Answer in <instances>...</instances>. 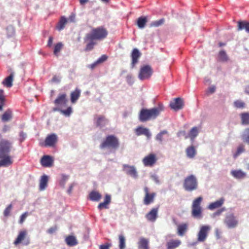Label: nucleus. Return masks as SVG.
Masks as SVG:
<instances>
[{
	"label": "nucleus",
	"instance_id": "obj_1",
	"mask_svg": "<svg viewBox=\"0 0 249 249\" xmlns=\"http://www.w3.org/2000/svg\"><path fill=\"white\" fill-rule=\"evenodd\" d=\"M164 109L162 104L159 103L157 107L150 109L142 108L139 113V119L142 122L155 119Z\"/></svg>",
	"mask_w": 249,
	"mask_h": 249
},
{
	"label": "nucleus",
	"instance_id": "obj_2",
	"mask_svg": "<svg viewBox=\"0 0 249 249\" xmlns=\"http://www.w3.org/2000/svg\"><path fill=\"white\" fill-rule=\"evenodd\" d=\"M67 94L65 93H60L54 101L53 103L57 107L53 109V111H58L65 116H70L72 112V107H69L66 109H62L60 107L66 106L68 100L67 98Z\"/></svg>",
	"mask_w": 249,
	"mask_h": 249
},
{
	"label": "nucleus",
	"instance_id": "obj_3",
	"mask_svg": "<svg viewBox=\"0 0 249 249\" xmlns=\"http://www.w3.org/2000/svg\"><path fill=\"white\" fill-rule=\"evenodd\" d=\"M107 35V30L103 27L93 28L90 33L86 35L85 41L101 40L106 38Z\"/></svg>",
	"mask_w": 249,
	"mask_h": 249
},
{
	"label": "nucleus",
	"instance_id": "obj_4",
	"mask_svg": "<svg viewBox=\"0 0 249 249\" xmlns=\"http://www.w3.org/2000/svg\"><path fill=\"white\" fill-rule=\"evenodd\" d=\"M119 139L113 135H109L101 142L100 148L101 149L108 148L116 150L119 148Z\"/></svg>",
	"mask_w": 249,
	"mask_h": 249
},
{
	"label": "nucleus",
	"instance_id": "obj_5",
	"mask_svg": "<svg viewBox=\"0 0 249 249\" xmlns=\"http://www.w3.org/2000/svg\"><path fill=\"white\" fill-rule=\"evenodd\" d=\"M202 197L199 196L195 199L193 201L192 205V216L196 218L200 219L202 217V208L201 203L202 201Z\"/></svg>",
	"mask_w": 249,
	"mask_h": 249
},
{
	"label": "nucleus",
	"instance_id": "obj_6",
	"mask_svg": "<svg viewBox=\"0 0 249 249\" xmlns=\"http://www.w3.org/2000/svg\"><path fill=\"white\" fill-rule=\"evenodd\" d=\"M183 187L186 191H192L197 188V181L194 175L187 177L184 180Z\"/></svg>",
	"mask_w": 249,
	"mask_h": 249
},
{
	"label": "nucleus",
	"instance_id": "obj_7",
	"mask_svg": "<svg viewBox=\"0 0 249 249\" xmlns=\"http://www.w3.org/2000/svg\"><path fill=\"white\" fill-rule=\"evenodd\" d=\"M153 72V70L149 65L143 66L140 69L138 77L141 80L149 79L152 75Z\"/></svg>",
	"mask_w": 249,
	"mask_h": 249
},
{
	"label": "nucleus",
	"instance_id": "obj_8",
	"mask_svg": "<svg viewBox=\"0 0 249 249\" xmlns=\"http://www.w3.org/2000/svg\"><path fill=\"white\" fill-rule=\"evenodd\" d=\"M157 160L158 158L156 155L150 153L143 158L142 162L146 167H152L156 163Z\"/></svg>",
	"mask_w": 249,
	"mask_h": 249
},
{
	"label": "nucleus",
	"instance_id": "obj_9",
	"mask_svg": "<svg viewBox=\"0 0 249 249\" xmlns=\"http://www.w3.org/2000/svg\"><path fill=\"white\" fill-rule=\"evenodd\" d=\"M224 223L229 229H233L237 227L238 221L233 213L226 215L224 220Z\"/></svg>",
	"mask_w": 249,
	"mask_h": 249
},
{
	"label": "nucleus",
	"instance_id": "obj_10",
	"mask_svg": "<svg viewBox=\"0 0 249 249\" xmlns=\"http://www.w3.org/2000/svg\"><path fill=\"white\" fill-rule=\"evenodd\" d=\"M28 235L27 231L25 230L19 231L17 238L14 242V244L16 246L20 244L22 242L25 240L24 245H27L30 243L29 239H26Z\"/></svg>",
	"mask_w": 249,
	"mask_h": 249
},
{
	"label": "nucleus",
	"instance_id": "obj_11",
	"mask_svg": "<svg viewBox=\"0 0 249 249\" xmlns=\"http://www.w3.org/2000/svg\"><path fill=\"white\" fill-rule=\"evenodd\" d=\"M11 143L5 140L0 142V157H3L4 155L8 154L10 151Z\"/></svg>",
	"mask_w": 249,
	"mask_h": 249
},
{
	"label": "nucleus",
	"instance_id": "obj_12",
	"mask_svg": "<svg viewBox=\"0 0 249 249\" xmlns=\"http://www.w3.org/2000/svg\"><path fill=\"white\" fill-rule=\"evenodd\" d=\"M58 141V137L54 133L48 135L44 141V145L45 147H54Z\"/></svg>",
	"mask_w": 249,
	"mask_h": 249
},
{
	"label": "nucleus",
	"instance_id": "obj_13",
	"mask_svg": "<svg viewBox=\"0 0 249 249\" xmlns=\"http://www.w3.org/2000/svg\"><path fill=\"white\" fill-rule=\"evenodd\" d=\"M210 230V227L209 226H202L197 234V241L198 242H204L206 240L208 232Z\"/></svg>",
	"mask_w": 249,
	"mask_h": 249
},
{
	"label": "nucleus",
	"instance_id": "obj_14",
	"mask_svg": "<svg viewBox=\"0 0 249 249\" xmlns=\"http://www.w3.org/2000/svg\"><path fill=\"white\" fill-rule=\"evenodd\" d=\"M144 192L145 196L143 200V204L146 205H148L154 202L156 194L154 192L150 193L149 192V189L147 187L144 188Z\"/></svg>",
	"mask_w": 249,
	"mask_h": 249
},
{
	"label": "nucleus",
	"instance_id": "obj_15",
	"mask_svg": "<svg viewBox=\"0 0 249 249\" xmlns=\"http://www.w3.org/2000/svg\"><path fill=\"white\" fill-rule=\"evenodd\" d=\"M141 56V53L137 48H134L132 50L131 53V58L132 59L131 66L132 68H134L135 65L138 63L139 59Z\"/></svg>",
	"mask_w": 249,
	"mask_h": 249
},
{
	"label": "nucleus",
	"instance_id": "obj_16",
	"mask_svg": "<svg viewBox=\"0 0 249 249\" xmlns=\"http://www.w3.org/2000/svg\"><path fill=\"white\" fill-rule=\"evenodd\" d=\"M184 106L183 100L181 98L178 97L170 104V107L175 111L178 110L182 108Z\"/></svg>",
	"mask_w": 249,
	"mask_h": 249
},
{
	"label": "nucleus",
	"instance_id": "obj_17",
	"mask_svg": "<svg viewBox=\"0 0 249 249\" xmlns=\"http://www.w3.org/2000/svg\"><path fill=\"white\" fill-rule=\"evenodd\" d=\"M123 168L127 175L131 176L132 177L135 178H137V172L136 171L135 167L134 166H130L127 164H124L123 165Z\"/></svg>",
	"mask_w": 249,
	"mask_h": 249
},
{
	"label": "nucleus",
	"instance_id": "obj_18",
	"mask_svg": "<svg viewBox=\"0 0 249 249\" xmlns=\"http://www.w3.org/2000/svg\"><path fill=\"white\" fill-rule=\"evenodd\" d=\"M158 208H152L151 211L146 214L145 217L147 220L149 221L155 222L158 217Z\"/></svg>",
	"mask_w": 249,
	"mask_h": 249
},
{
	"label": "nucleus",
	"instance_id": "obj_19",
	"mask_svg": "<svg viewBox=\"0 0 249 249\" xmlns=\"http://www.w3.org/2000/svg\"><path fill=\"white\" fill-rule=\"evenodd\" d=\"M53 162V160L52 157L49 155L43 156L40 160L41 165L44 167H51Z\"/></svg>",
	"mask_w": 249,
	"mask_h": 249
},
{
	"label": "nucleus",
	"instance_id": "obj_20",
	"mask_svg": "<svg viewBox=\"0 0 249 249\" xmlns=\"http://www.w3.org/2000/svg\"><path fill=\"white\" fill-rule=\"evenodd\" d=\"M135 132L137 136L144 135L146 136L147 137V138H150L151 135L148 128H144L142 126L138 127L135 129Z\"/></svg>",
	"mask_w": 249,
	"mask_h": 249
},
{
	"label": "nucleus",
	"instance_id": "obj_21",
	"mask_svg": "<svg viewBox=\"0 0 249 249\" xmlns=\"http://www.w3.org/2000/svg\"><path fill=\"white\" fill-rule=\"evenodd\" d=\"M95 120L96 126L99 127H103L106 125L108 123L107 119L103 115L97 116L96 118H95Z\"/></svg>",
	"mask_w": 249,
	"mask_h": 249
},
{
	"label": "nucleus",
	"instance_id": "obj_22",
	"mask_svg": "<svg viewBox=\"0 0 249 249\" xmlns=\"http://www.w3.org/2000/svg\"><path fill=\"white\" fill-rule=\"evenodd\" d=\"M0 166H6L12 164V161L8 154L4 155L3 157H0Z\"/></svg>",
	"mask_w": 249,
	"mask_h": 249
},
{
	"label": "nucleus",
	"instance_id": "obj_23",
	"mask_svg": "<svg viewBox=\"0 0 249 249\" xmlns=\"http://www.w3.org/2000/svg\"><path fill=\"white\" fill-rule=\"evenodd\" d=\"M149 241L144 238H141L138 243L139 249H149Z\"/></svg>",
	"mask_w": 249,
	"mask_h": 249
},
{
	"label": "nucleus",
	"instance_id": "obj_24",
	"mask_svg": "<svg viewBox=\"0 0 249 249\" xmlns=\"http://www.w3.org/2000/svg\"><path fill=\"white\" fill-rule=\"evenodd\" d=\"M231 174L233 177L237 179L244 178L246 176V173L241 170H232Z\"/></svg>",
	"mask_w": 249,
	"mask_h": 249
},
{
	"label": "nucleus",
	"instance_id": "obj_25",
	"mask_svg": "<svg viewBox=\"0 0 249 249\" xmlns=\"http://www.w3.org/2000/svg\"><path fill=\"white\" fill-rule=\"evenodd\" d=\"M14 73L11 72L9 76L5 78L2 81V84L7 88H10L13 85V81L14 79Z\"/></svg>",
	"mask_w": 249,
	"mask_h": 249
},
{
	"label": "nucleus",
	"instance_id": "obj_26",
	"mask_svg": "<svg viewBox=\"0 0 249 249\" xmlns=\"http://www.w3.org/2000/svg\"><path fill=\"white\" fill-rule=\"evenodd\" d=\"M111 197L108 195H106L105 198V200L103 202L100 203L98 206V208L100 210L102 209H107V205L110 203Z\"/></svg>",
	"mask_w": 249,
	"mask_h": 249
},
{
	"label": "nucleus",
	"instance_id": "obj_27",
	"mask_svg": "<svg viewBox=\"0 0 249 249\" xmlns=\"http://www.w3.org/2000/svg\"><path fill=\"white\" fill-rule=\"evenodd\" d=\"M81 91L76 88L71 93V101L72 103H75L80 96Z\"/></svg>",
	"mask_w": 249,
	"mask_h": 249
},
{
	"label": "nucleus",
	"instance_id": "obj_28",
	"mask_svg": "<svg viewBox=\"0 0 249 249\" xmlns=\"http://www.w3.org/2000/svg\"><path fill=\"white\" fill-rule=\"evenodd\" d=\"M181 244L179 240H172L167 243V249H175Z\"/></svg>",
	"mask_w": 249,
	"mask_h": 249
},
{
	"label": "nucleus",
	"instance_id": "obj_29",
	"mask_svg": "<svg viewBox=\"0 0 249 249\" xmlns=\"http://www.w3.org/2000/svg\"><path fill=\"white\" fill-rule=\"evenodd\" d=\"M65 242L70 247H72L76 245L78 242L76 238L72 235H69L65 238Z\"/></svg>",
	"mask_w": 249,
	"mask_h": 249
},
{
	"label": "nucleus",
	"instance_id": "obj_30",
	"mask_svg": "<svg viewBox=\"0 0 249 249\" xmlns=\"http://www.w3.org/2000/svg\"><path fill=\"white\" fill-rule=\"evenodd\" d=\"M186 155H187V156L190 158V159H193L194 158L196 154V150L195 148V147L193 145L192 146H189L188 147H187L186 149Z\"/></svg>",
	"mask_w": 249,
	"mask_h": 249
},
{
	"label": "nucleus",
	"instance_id": "obj_31",
	"mask_svg": "<svg viewBox=\"0 0 249 249\" xmlns=\"http://www.w3.org/2000/svg\"><path fill=\"white\" fill-rule=\"evenodd\" d=\"M48 178L46 175H43L41 177L39 182V189L40 191L44 190L47 186Z\"/></svg>",
	"mask_w": 249,
	"mask_h": 249
},
{
	"label": "nucleus",
	"instance_id": "obj_32",
	"mask_svg": "<svg viewBox=\"0 0 249 249\" xmlns=\"http://www.w3.org/2000/svg\"><path fill=\"white\" fill-rule=\"evenodd\" d=\"M89 197L90 199L94 201H99L101 197V195L97 191H92L89 194Z\"/></svg>",
	"mask_w": 249,
	"mask_h": 249
},
{
	"label": "nucleus",
	"instance_id": "obj_33",
	"mask_svg": "<svg viewBox=\"0 0 249 249\" xmlns=\"http://www.w3.org/2000/svg\"><path fill=\"white\" fill-rule=\"evenodd\" d=\"M188 229V224L187 223H183L180 224L178 227V233L179 236H183Z\"/></svg>",
	"mask_w": 249,
	"mask_h": 249
},
{
	"label": "nucleus",
	"instance_id": "obj_34",
	"mask_svg": "<svg viewBox=\"0 0 249 249\" xmlns=\"http://www.w3.org/2000/svg\"><path fill=\"white\" fill-rule=\"evenodd\" d=\"M224 202V199L220 198L219 200H218L213 203H211L208 208L210 210H213L214 209L220 207L222 206Z\"/></svg>",
	"mask_w": 249,
	"mask_h": 249
},
{
	"label": "nucleus",
	"instance_id": "obj_35",
	"mask_svg": "<svg viewBox=\"0 0 249 249\" xmlns=\"http://www.w3.org/2000/svg\"><path fill=\"white\" fill-rule=\"evenodd\" d=\"M12 118V112L11 110H7L1 116V120L3 122H7Z\"/></svg>",
	"mask_w": 249,
	"mask_h": 249
},
{
	"label": "nucleus",
	"instance_id": "obj_36",
	"mask_svg": "<svg viewBox=\"0 0 249 249\" xmlns=\"http://www.w3.org/2000/svg\"><path fill=\"white\" fill-rule=\"evenodd\" d=\"M228 59V56L225 51L221 50L219 52L217 58L218 61L226 62Z\"/></svg>",
	"mask_w": 249,
	"mask_h": 249
},
{
	"label": "nucleus",
	"instance_id": "obj_37",
	"mask_svg": "<svg viewBox=\"0 0 249 249\" xmlns=\"http://www.w3.org/2000/svg\"><path fill=\"white\" fill-rule=\"evenodd\" d=\"M241 120V123L244 125L249 124V113L244 112L240 115Z\"/></svg>",
	"mask_w": 249,
	"mask_h": 249
},
{
	"label": "nucleus",
	"instance_id": "obj_38",
	"mask_svg": "<svg viewBox=\"0 0 249 249\" xmlns=\"http://www.w3.org/2000/svg\"><path fill=\"white\" fill-rule=\"evenodd\" d=\"M67 18H65L64 17H62L61 18L58 23L57 24V25L56 26V29L59 31H61V30H63L65 28V25L67 24Z\"/></svg>",
	"mask_w": 249,
	"mask_h": 249
},
{
	"label": "nucleus",
	"instance_id": "obj_39",
	"mask_svg": "<svg viewBox=\"0 0 249 249\" xmlns=\"http://www.w3.org/2000/svg\"><path fill=\"white\" fill-rule=\"evenodd\" d=\"M245 29L247 32L249 33V22L246 21H239L238 23V30H241Z\"/></svg>",
	"mask_w": 249,
	"mask_h": 249
},
{
	"label": "nucleus",
	"instance_id": "obj_40",
	"mask_svg": "<svg viewBox=\"0 0 249 249\" xmlns=\"http://www.w3.org/2000/svg\"><path fill=\"white\" fill-rule=\"evenodd\" d=\"M198 130L197 127H193L189 133L188 138H190L191 140L193 141L195 138L198 135Z\"/></svg>",
	"mask_w": 249,
	"mask_h": 249
},
{
	"label": "nucleus",
	"instance_id": "obj_41",
	"mask_svg": "<svg viewBox=\"0 0 249 249\" xmlns=\"http://www.w3.org/2000/svg\"><path fill=\"white\" fill-rule=\"evenodd\" d=\"M147 22V18L145 17H141L138 18L137 25L139 28H143Z\"/></svg>",
	"mask_w": 249,
	"mask_h": 249
},
{
	"label": "nucleus",
	"instance_id": "obj_42",
	"mask_svg": "<svg viewBox=\"0 0 249 249\" xmlns=\"http://www.w3.org/2000/svg\"><path fill=\"white\" fill-rule=\"evenodd\" d=\"M63 47V44L62 42H58L56 43L54 46L53 49V54L58 56L59 55V53L62 50Z\"/></svg>",
	"mask_w": 249,
	"mask_h": 249
},
{
	"label": "nucleus",
	"instance_id": "obj_43",
	"mask_svg": "<svg viewBox=\"0 0 249 249\" xmlns=\"http://www.w3.org/2000/svg\"><path fill=\"white\" fill-rule=\"evenodd\" d=\"M119 248L120 249H124L125 248V239L124 235H119Z\"/></svg>",
	"mask_w": 249,
	"mask_h": 249
},
{
	"label": "nucleus",
	"instance_id": "obj_44",
	"mask_svg": "<svg viewBox=\"0 0 249 249\" xmlns=\"http://www.w3.org/2000/svg\"><path fill=\"white\" fill-rule=\"evenodd\" d=\"M242 138L245 142L249 143V128H247L244 130Z\"/></svg>",
	"mask_w": 249,
	"mask_h": 249
},
{
	"label": "nucleus",
	"instance_id": "obj_45",
	"mask_svg": "<svg viewBox=\"0 0 249 249\" xmlns=\"http://www.w3.org/2000/svg\"><path fill=\"white\" fill-rule=\"evenodd\" d=\"M233 105L237 108H244L245 107V103L241 100H236L233 103Z\"/></svg>",
	"mask_w": 249,
	"mask_h": 249
},
{
	"label": "nucleus",
	"instance_id": "obj_46",
	"mask_svg": "<svg viewBox=\"0 0 249 249\" xmlns=\"http://www.w3.org/2000/svg\"><path fill=\"white\" fill-rule=\"evenodd\" d=\"M168 132L166 130H163L158 133L156 137V139L159 141L160 142H162L163 140V136L165 134H167Z\"/></svg>",
	"mask_w": 249,
	"mask_h": 249
},
{
	"label": "nucleus",
	"instance_id": "obj_47",
	"mask_svg": "<svg viewBox=\"0 0 249 249\" xmlns=\"http://www.w3.org/2000/svg\"><path fill=\"white\" fill-rule=\"evenodd\" d=\"M5 97L3 94V90L0 89V110H1L4 104Z\"/></svg>",
	"mask_w": 249,
	"mask_h": 249
},
{
	"label": "nucleus",
	"instance_id": "obj_48",
	"mask_svg": "<svg viewBox=\"0 0 249 249\" xmlns=\"http://www.w3.org/2000/svg\"><path fill=\"white\" fill-rule=\"evenodd\" d=\"M245 151L244 146L243 144L240 145L237 149V151L234 154V157L236 158L240 154Z\"/></svg>",
	"mask_w": 249,
	"mask_h": 249
},
{
	"label": "nucleus",
	"instance_id": "obj_49",
	"mask_svg": "<svg viewBox=\"0 0 249 249\" xmlns=\"http://www.w3.org/2000/svg\"><path fill=\"white\" fill-rule=\"evenodd\" d=\"M89 41V42L87 43L85 49V51H89L92 50L94 48V46L96 44L95 42H93V40Z\"/></svg>",
	"mask_w": 249,
	"mask_h": 249
},
{
	"label": "nucleus",
	"instance_id": "obj_50",
	"mask_svg": "<svg viewBox=\"0 0 249 249\" xmlns=\"http://www.w3.org/2000/svg\"><path fill=\"white\" fill-rule=\"evenodd\" d=\"M164 22V19L163 18L160 19L159 20L155 21L151 23V26L154 27H158L162 24H163Z\"/></svg>",
	"mask_w": 249,
	"mask_h": 249
},
{
	"label": "nucleus",
	"instance_id": "obj_51",
	"mask_svg": "<svg viewBox=\"0 0 249 249\" xmlns=\"http://www.w3.org/2000/svg\"><path fill=\"white\" fill-rule=\"evenodd\" d=\"M12 208V205L11 204L9 205L4 210L3 214L5 216L7 217L9 215L11 210Z\"/></svg>",
	"mask_w": 249,
	"mask_h": 249
},
{
	"label": "nucleus",
	"instance_id": "obj_52",
	"mask_svg": "<svg viewBox=\"0 0 249 249\" xmlns=\"http://www.w3.org/2000/svg\"><path fill=\"white\" fill-rule=\"evenodd\" d=\"M57 226L55 225L49 228L47 231V232L49 234H53L54 233L57 231Z\"/></svg>",
	"mask_w": 249,
	"mask_h": 249
},
{
	"label": "nucleus",
	"instance_id": "obj_53",
	"mask_svg": "<svg viewBox=\"0 0 249 249\" xmlns=\"http://www.w3.org/2000/svg\"><path fill=\"white\" fill-rule=\"evenodd\" d=\"M111 246V244L107 243L105 244L101 245L99 246V249H109Z\"/></svg>",
	"mask_w": 249,
	"mask_h": 249
},
{
	"label": "nucleus",
	"instance_id": "obj_54",
	"mask_svg": "<svg viewBox=\"0 0 249 249\" xmlns=\"http://www.w3.org/2000/svg\"><path fill=\"white\" fill-rule=\"evenodd\" d=\"M27 215H28L27 212H25V213H23L20 216V220L19 221V223L22 224L24 221V220L26 219V218L27 217Z\"/></svg>",
	"mask_w": 249,
	"mask_h": 249
},
{
	"label": "nucleus",
	"instance_id": "obj_55",
	"mask_svg": "<svg viewBox=\"0 0 249 249\" xmlns=\"http://www.w3.org/2000/svg\"><path fill=\"white\" fill-rule=\"evenodd\" d=\"M107 58V57L106 55H102L97 60L98 63H101L105 61Z\"/></svg>",
	"mask_w": 249,
	"mask_h": 249
},
{
	"label": "nucleus",
	"instance_id": "obj_56",
	"mask_svg": "<svg viewBox=\"0 0 249 249\" xmlns=\"http://www.w3.org/2000/svg\"><path fill=\"white\" fill-rule=\"evenodd\" d=\"M184 136L185 139H187L188 138V136L186 134V132L185 131H180L178 133V137L180 136Z\"/></svg>",
	"mask_w": 249,
	"mask_h": 249
},
{
	"label": "nucleus",
	"instance_id": "obj_57",
	"mask_svg": "<svg viewBox=\"0 0 249 249\" xmlns=\"http://www.w3.org/2000/svg\"><path fill=\"white\" fill-rule=\"evenodd\" d=\"M53 42V37L52 36H50L49 38V40L47 43V46L49 47H52Z\"/></svg>",
	"mask_w": 249,
	"mask_h": 249
},
{
	"label": "nucleus",
	"instance_id": "obj_58",
	"mask_svg": "<svg viewBox=\"0 0 249 249\" xmlns=\"http://www.w3.org/2000/svg\"><path fill=\"white\" fill-rule=\"evenodd\" d=\"M60 81V80L59 79V78L56 76H54L52 79V82H59Z\"/></svg>",
	"mask_w": 249,
	"mask_h": 249
},
{
	"label": "nucleus",
	"instance_id": "obj_59",
	"mask_svg": "<svg viewBox=\"0 0 249 249\" xmlns=\"http://www.w3.org/2000/svg\"><path fill=\"white\" fill-rule=\"evenodd\" d=\"M215 90V87L214 86L211 87L209 88V92L210 93H213Z\"/></svg>",
	"mask_w": 249,
	"mask_h": 249
},
{
	"label": "nucleus",
	"instance_id": "obj_60",
	"mask_svg": "<svg viewBox=\"0 0 249 249\" xmlns=\"http://www.w3.org/2000/svg\"><path fill=\"white\" fill-rule=\"evenodd\" d=\"M99 63H98V62L96 61V62H95L94 63L91 64L89 66V68H90L91 69H94V68Z\"/></svg>",
	"mask_w": 249,
	"mask_h": 249
},
{
	"label": "nucleus",
	"instance_id": "obj_61",
	"mask_svg": "<svg viewBox=\"0 0 249 249\" xmlns=\"http://www.w3.org/2000/svg\"><path fill=\"white\" fill-rule=\"evenodd\" d=\"M73 186H74V184H71L70 186V187H69V189H68V194H71V192H72V189H73Z\"/></svg>",
	"mask_w": 249,
	"mask_h": 249
},
{
	"label": "nucleus",
	"instance_id": "obj_62",
	"mask_svg": "<svg viewBox=\"0 0 249 249\" xmlns=\"http://www.w3.org/2000/svg\"><path fill=\"white\" fill-rule=\"evenodd\" d=\"M153 179L157 183H159V180L158 179V177L157 176H152V177Z\"/></svg>",
	"mask_w": 249,
	"mask_h": 249
},
{
	"label": "nucleus",
	"instance_id": "obj_63",
	"mask_svg": "<svg viewBox=\"0 0 249 249\" xmlns=\"http://www.w3.org/2000/svg\"><path fill=\"white\" fill-rule=\"evenodd\" d=\"M9 127L8 125H5L2 129L3 132H5L9 129Z\"/></svg>",
	"mask_w": 249,
	"mask_h": 249
},
{
	"label": "nucleus",
	"instance_id": "obj_64",
	"mask_svg": "<svg viewBox=\"0 0 249 249\" xmlns=\"http://www.w3.org/2000/svg\"><path fill=\"white\" fill-rule=\"evenodd\" d=\"M245 92L249 94V86H247L245 89Z\"/></svg>",
	"mask_w": 249,
	"mask_h": 249
}]
</instances>
